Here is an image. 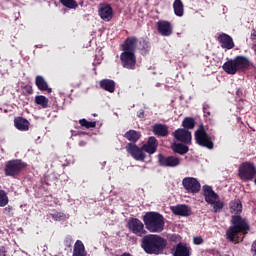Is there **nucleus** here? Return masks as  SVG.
<instances>
[{"instance_id": "31", "label": "nucleus", "mask_w": 256, "mask_h": 256, "mask_svg": "<svg viewBox=\"0 0 256 256\" xmlns=\"http://www.w3.org/2000/svg\"><path fill=\"white\" fill-rule=\"evenodd\" d=\"M60 3L67 7L68 9H77L78 4L75 0H60Z\"/></svg>"}, {"instance_id": "25", "label": "nucleus", "mask_w": 256, "mask_h": 256, "mask_svg": "<svg viewBox=\"0 0 256 256\" xmlns=\"http://www.w3.org/2000/svg\"><path fill=\"white\" fill-rule=\"evenodd\" d=\"M36 85L40 91H48V93H51V88H49V85H47V81H45L43 76L36 77Z\"/></svg>"}, {"instance_id": "27", "label": "nucleus", "mask_w": 256, "mask_h": 256, "mask_svg": "<svg viewBox=\"0 0 256 256\" xmlns=\"http://www.w3.org/2000/svg\"><path fill=\"white\" fill-rule=\"evenodd\" d=\"M124 137L128 139V141L136 143V141H139V139L141 138V134L135 130H129L125 133Z\"/></svg>"}, {"instance_id": "32", "label": "nucleus", "mask_w": 256, "mask_h": 256, "mask_svg": "<svg viewBox=\"0 0 256 256\" xmlns=\"http://www.w3.org/2000/svg\"><path fill=\"white\" fill-rule=\"evenodd\" d=\"M184 129H193L195 127V120L193 118H185L182 122Z\"/></svg>"}, {"instance_id": "39", "label": "nucleus", "mask_w": 256, "mask_h": 256, "mask_svg": "<svg viewBox=\"0 0 256 256\" xmlns=\"http://www.w3.org/2000/svg\"><path fill=\"white\" fill-rule=\"evenodd\" d=\"M252 49H253V51L255 52V54H256V42H254L253 43V45H252Z\"/></svg>"}, {"instance_id": "33", "label": "nucleus", "mask_w": 256, "mask_h": 256, "mask_svg": "<svg viewBox=\"0 0 256 256\" xmlns=\"http://www.w3.org/2000/svg\"><path fill=\"white\" fill-rule=\"evenodd\" d=\"M9 203V197L5 191L0 190V207H5Z\"/></svg>"}, {"instance_id": "30", "label": "nucleus", "mask_w": 256, "mask_h": 256, "mask_svg": "<svg viewBox=\"0 0 256 256\" xmlns=\"http://www.w3.org/2000/svg\"><path fill=\"white\" fill-rule=\"evenodd\" d=\"M35 103L37 105H40L41 107H43V109H47L48 105H49V99H47V97L45 96H36L35 97Z\"/></svg>"}, {"instance_id": "10", "label": "nucleus", "mask_w": 256, "mask_h": 256, "mask_svg": "<svg viewBox=\"0 0 256 256\" xmlns=\"http://www.w3.org/2000/svg\"><path fill=\"white\" fill-rule=\"evenodd\" d=\"M182 185L187 193H199L201 191V183L193 177H185L182 180Z\"/></svg>"}, {"instance_id": "36", "label": "nucleus", "mask_w": 256, "mask_h": 256, "mask_svg": "<svg viewBox=\"0 0 256 256\" xmlns=\"http://www.w3.org/2000/svg\"><path fill=\"white\" fill-rule=\"evenodd\" d=\"M194 245H202L203 238L201 236H197L193 238Z\"/></svg>"}, {"instance_id": "11", "label": "nucleus", "mask_w": 256, "mask_h": 256, "mask_svg": "<svg viewBox=\"0 0 256 256\" xmlns=\"http://www.w3.org/2000/svg\"><path fill=\"white\" fill-rule=\"evenodd\" d=\"M25 163L21 162V160H12L7 163L5 168V173L9 177H13L21 171V169H24Z\"/></svg>"}, {"instance_id": "2", "label": "nucleus", "mask_w": 256, "mask_h": 256, "mask_svg": "<svg viewBox=\"0 0 256 256\" xmlns=\"http://www.w3.org/2000/svg\"><path fill=\"white\" fill-rule=\"evenodd\" d=\"M137 49V38H128L122 44V53L120 55V60L125 67V69H135L137 64V58L135 57V50Z\"/></svg>"}, {"instance_id": "4", "label": "nucleus", "mask_w": 256, "mask_h": 256, "mask_svg": "<svg viewBox=\"0 0 256 256\" xmlns=\"http://www.w3.org/2000/svg\"><path fill=\"white\" fill-rule=\"evenodd\" d=\"M144 225L150 233H161L165 229V218L157 212H148L143 217Z\"/></svg>"}, {"instance_id": "7", "label": "nucleus", "mask_w": 256, "mask_h": 256, "mask_svg": "<svg viewBox=\"0 0 256 256\" xmlns=\"http://www.w3.org/2000/svg\"><path fill=\"white\" fill-rule=\"evenodd\" d=\"M238 176L242 181H253L256 176L255 164L251 162H244L239 166Z\"/></svg>"}, {"instance_id": "9", "label": "nucleus", "mask_w": 256, "mask_h": 256, "mask_svg": "<svg viewBox=\"0 0 256 256\" xmlns=\"http://www.w3.org/2000/svg\"><path fill=\"white\" fill-rule=\"evenodd\" d=\"M128 229L138 237H143V235L147 234V230H145V224H143V222L137 218H132L128 221Z\"/></svg>"}, {"instance_id": "23", "label": "nucleus", "mask_w": 256, "mask_h": 256, "mask_svg": "<svg viewBox=\"0 0 256 256\" xmlns=\"http://www.w3.org/2000/svg\"><path fill=\"white\" fill-rule=\"evenodd\" d=\"M174 256H191V249L183 244H178L174 251Z\"/></svg>"}, {"instance_id": "1", "label": "nucleus", "mask_w": 256, "mask_h": 256, "mask_svg": "<svg viewBox=\"0 0 256 256\" xmlns=\"http://www.w3.org/2000/svg\"><path fill=\"white\" fill-rule=\"evenodd\" d=\"M231 223L232 226H230L226 232L227 239L232 241V243H239V241H243V237H245L249 231V223L239 215L233 216Z\"/></svg>"}, {"instance_id": "15", "label": "nucleus", "mask_w": 256, "mask_h": 256, "mask_svg": "<svg viewBox=\"0 0 256 256\" xmlns=\"http://www.w3.org/2000/svg\"><path fill=\"white\" fill-rule=\"evenodd\" d=\"M175 139L186 145L191 143V132L187 129H178L173 133Z\"/></svg>"}, {"instance_id": "17", "label": "nucleus", "mask_w": 256, "mask_h": 256, "mask_svg": "<svg viewBox=\"0 0 256 256\" xmlns=\"http://www.w3.org/2000/svg\"><path fill=\"white\" fill-rule=\"evenodd\" d=\"M218 41L222 49H233V47H235V42H233V38H231V36H229L228 34H220L218 36Z\"/></svg>"}, {"instance_id": "6", "label": "nucleus", "mask_w": 256, "mask_h": 256, "mask_svg": "<svg viewBox=\"0 0 256 256\" xmlns=\"http://www.w3.org/2000/svg\"><path fill=\"white\" fill-rule=\"evenodd\" d=\"M204 199L208 205H211L214 213H218L223 209V201L219 199V195L213 191V188L209 185H204L202 188Z\"/></svg>"}, {"instance_id": "12", "label": "nucleus", "mask_w": 256, "mask_h": 256, "mask_svg": "<svg viewBox=\"0 0 256 256\" xmlns=\"http://www.w3.org/2000/svg\"><path fill=\"white\" fill-rule=\"evenodd\" d=\"M126 151L133 157V159H135V161H145L146 155L145 152H143L145 151L143 148H139L137 145L130 143L127 144Z\"/></svg>"}, {"instance_id": "5", "label": "nucleus", "mask_w": 256, "mask_h": 256, "mask_svg": "<svg viewBox=\"0 0 256 256\" xmlns=\"http://www.w3.org/2000/svg\"><path fill=\"white\" fill-rule=\"evenodd\" d=\"M249 59L245 56H236L234 59H230L223 64V70L228 75H235V73H239L249 69Z\"/></svg>"}, {"instance_id": "20", "label": "nucleus", "mask_w": 256, "mask_h": 256, "mask_svg": "<svg viewBox=\"0 0 256 256\" xmlns=\"http://www.w3.org/2000/svg\"><path fill=\"white\" fill-rule=\"evenodd\" d=\"M14 125L18 131H29V121H27L25 118H15Z\"/></svg>"}, {"instance_id": "38", "label": "nucleus", "mask_w": 256, "mask_h": 256, "mask_svg": "<svg viewBox=\"0 0 256 256\" xmlns=\"http://www.w3.org/2000/svg\"><path fill=\"white\" fill-rule=\"evenodd\" d=\"M251 39H252V41H255V39H256V31H253V33L251 34Z\"/></svg>"}, {"instance_id": "13", "label": "nucleus", "mask_w": 256, "mask_h": 256, "mask_svg": "<svg viewBox=\"0 0 256 256\" xmlns=\"http://www.w3.org/2000/svg\"><path fill=\"white\" fill-rule=\"evenodd\" d=\"M159 163L162 167H179L181 165V159L175 156H163L161 154L158 155Z\"/></svg>"}, {"instance_id": "8", "label": "nucleus", "mask_w": 256, "mask_h": 256, "mask_svg": "<svg viewBox=\"0 0 256 256\" xmlns=\"http://www.w3.org/2000/svg\"><path fill=\"white\" fill-rule=\"evenodd\" d=\"M195 140L201 147L213 148V141H211V137L202 126L195 132Z\"/></svg>"}, {"instance_id": "37", "label": "nucleus", "mask_w": 256, "mask_h": 256, "mask_svg": "<svg viewBox=\"0 0 256 256\" xmlns=\"http://www.w3.org/2000/svg\"><path fill=\"white\" fill-rule=\"evenodd\" d=\"M4 211H5L6 213H11V211H13V207L7 206V207L4 208Z\"/></svg>"}, {"instance_id": "28", "label": "nucleus", "mask_w": 256, "mask_h": 256, "mask_svg": "<svg viewBox=\"0 0 256 256\" xmlns=\"http://www.w3.org/2000/svg\"><path fill=\"white\" fill-rule=\"evenodd\" d=\"M172 149H173L174 153H179V155H185V153L189 152V147H187L181 143L172 144Z\"/></svg>"}, {"instance_id": "21", "label": "nucleus", "mask_w": 256, "mask_h": 256, "mask_svg": "<svg viewBox=\"0 0 256 256\" xmlns=\"http://www.w3.org/2000/svg\"><path fill=\"white\" fill-rule=\"evenodd\" d=\"M100 87L101 89H104V91H108L109 93H115V81L110 79H104L100 81Z\"/></svg>"}, {"instance_id": "26", "label": "nucleus", "mask_w": 256, "mask_h": 256, "mask_svg": "<svg viewBox=\"0 0 256 256\" xmlns=\"http://www.w3.org/2000/svg\"><path fill=\"white\" fill-rule=\"evenodd\" d=\"M230 211L234 213V215H239L241 211H243V205L240 200H234L230 203Z\"/></svg>"}, {"instance_id": "29", "label": "nucleus", "mask_w": 256, "mask_h": 256, "mask_svg": "<svg viewBox=\"0 0 256 256\" xmlns=\"http://www.w3.org/2000/svg\"><path fill=\"white\" fill-rule=\"evenodd\" d=\"M173 9H174V13L175 15H177V17H183V2H181V0H175L173 3Z\"/></svg>"}, {"instance_id": "41", "label": "nucleus", "mask_w": 256, "mask_h": 256, "mask_svg": "<svg viewBox=\"0 0 256 256\" xmlns=\"http://www.w3.org/2000/svg\"><path fill=\"white\" fill-rule=\"evenodd\" d=\"M254 183H255V185H256V179L254 180Z\"/></svg>"}, {"instance_id": "16", "label": "nucleus", "mask_w": 256, "mask_h": 256, "mask_svg": "<svg viewBox=\"0 0 256 256\" xmlns=\"http://www.w3.org/2000/svg\"><path fill=\"white\" fill-rule=\"evenodd\" d=\"M99 15L103 21L109 22L113 19V8L108 4H101L99 6Z\"/></svg>"}, {"instance_id": "40", "label": "nucleus", "mask_w": 256, "mask_h": 256, "mask_svg": "<svg viewBox=\"0 0 256 256\" xmlns=\"http://www.w3.org/2000/svg\"><path fill=\"white\" fill-rule=\"evenodd\" d=\"M0 256H5V251L0 250Z\"/></svg>"}, {"instance_id": "19", "label": "nucleus", "mask_w": 256, "mask_h": 256, "mask_svg": "<svg viewBox=\"0 0 256 256\" xmlns=\"http://www.w3.org/2000/svg\"><path fill=\"white\" fill-rule=\"evenodd\" d=\"M172 212L174 215H180L181 217H189L191 215V210L187 205H177L172 207Z\"/></svg>"}, {"instance_id": "24", "label": "nucleus", "mask_w": 256, "mask_h": 256, "mask_svg": "<svg viewBox=\"0 0 256 256\" xmlns=\"http://www.w3.org/2000/svg\"><path fill=\"white\" fill-rule=\"evenodd\" d=\"M153 131L155 135H158L159 137H167L169 131L167 129V126L163 124H156L153 126Z\"/></svg>"}, {"instance_id": "14", "label": "nucleus", "mask_w": 256, "mask_h": 256, "mask_svg": "<svg viewBox=\"0 0 256 256\" xmlns=\"http://www.w3.org/2000/svg\"><path fill=\"white\" fill-rule=\"evenodd\" d=\"M158 32L163 37H169L173 33V27L169 21L160 20L157 23Z\"/></svg>"}, {"instance_id": "22", "label": "nucleus", "mask_w": 256, "mask_h": 256, "mask_svg": "<svg viewBox=\"0 0 256 256\" xmlns=\"http://www.w3.org/2000/svg\"><path fill=\"white\" fill-rule=\"evenodd\" d=\"M73 256H87V252H85V245L81 240H77L74 244Z\"/></svg>"}, {"instance_id": "35", "label": "nucleus", "mask_w": 256, "mask_h": 256, "mask_svg": "<svg viewBox=\"0 0 256 256\" xmlns=\"http://www.w3.org/2000/svg\"><path fill=\"white\" fill-rule=\"evenodd\" d=\"M51 217L54 221H61V219H63L64 215H63V213L56 212L54 214H51Z\"/></svg>"}, {"instance_id": "18", "label": "nucleus", "mask_w": 256, "mask_h": 256, "mask_svg": "<svg viewBox=\"0 0 256 256\" xmlns=\"http://www.w3.org/2000/svg\"><path fill=\"white\" fill-rule=\"evenodd\" d=\"M142 149L146 153H149V155H153L157 151V138L150 137L147 143L142 146Z\"/></svg>"}, {"instance_id": "34", "label": "nucleus", "mask_w": 256, "mask_h": 256, "mask_svg": "<svg viewBox=\"0 0 256 256\" xmlns=\"http://www.w3.org/2000/svg\"><path fill=\"white\" fill-rule=\"evenodd\" d=\"M79 123L82 127H86V129H92L93 127H96V125H97V122H89L85 119H81L79 121Z\"/></svg>"}, {"instance_id": "3", "label": "nucleus", "mask_w": 256, "mask_h": 256, "mask_svg": "<svg viewBox=\"0 0 256 256\" xmlns=\"http://www.w3.org/2000/svg\"><path fill=\"white\" fill-rule=\"evenodd\" d=\"M166 245L165 239L159 235L150 234L142 238V249L148 255H159Z\"/></svg>"}]
</instances>
